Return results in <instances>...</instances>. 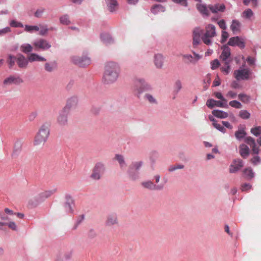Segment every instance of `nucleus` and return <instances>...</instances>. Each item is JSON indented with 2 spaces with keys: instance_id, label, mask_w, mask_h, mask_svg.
Wrapping results in <instances>:
<instances>
[{
  "instance_id": "2",
  "label": "nucleus",
  "mask_w": 261,
  "mask_h": 261,
  "mask_svg": "<svg viewBox=\"0 0 261 261\" xmlns=\"http://www.w3.org/2000/svg\"><path fill=\"white\" fill-rule=\"evenodd\" d=\"M49 135V127L47 124H42L36 134L34 141V145L44 144L47 140Z\"/></svg>"
},
{
  "instance_id": "44",
  "label": "nucleus",
  "mask_w": 261,
  "mask_h": 261,
  "mask_svg": "<svg viewBox=\"0 0 261 261\" xmlns=\"http://www.w3.org/2000/svg\"><path fill=\"white\" fill-rule=\"evenodd\" d=\"M213 125L215 128L219 130L222 133H225L226 132V129L223 126H222L220 124H219L217 122V121H214L213 122Z\"/></svg>"
},
{
  "instance_id": "21",
  "label": "nucleus",
  "mask_w": 261,
  "mask_h": 261,
  "mask_svg": "<svg viewBox=\"0 0 261 261\" xmlns=\"http://www.w3.org/2000/svg\"><path fill=\"white\" fill-rule=\"evenodd\" d=\"M208 8L212 13H216L218 12H224L225 6L224 4H217L214 5H209Z\"/></svg>"
},
{
  "instance_id": "48",
  "label": "nucleus",
  "mask_w": 261,
  "mask_h": 261,
  "mask_svg": "<svg viewBox=\"0 0 261 261\" xmlns=\"http://www.w3.org/2000/svg\"><path fill=\"white\" fill-rule=\"evenodd\" d=\"M229 105L233 108L236 109H241L242 107V104L238 101L237 100H232L230 101L229 103Z\"/></svg>"
},
{
  "instance_id": "14",
  "label": "nucleus",
  "mask_w": 261,
  "mask_h": 261,
  "mask_svg": "<svg viewBox=\"0 0 261 261\" xmlns=\"http://www.w3.org/2000/svg\"><path fill=\"white\" fill-rule=\"evenodd\" d=\"M202 30L199 28H196L193 31V45L194 47L199 44L200 41V35Z\"/></svg>"
},
{
  "instance_id": "53",
  "label": "nucleus",
  "mask_w": 261,
  "mask_h": 261,
  "mask_svg": "<svg viewBox=\"0 0 261 261\" xmlns=\"http://www.w3.org/2000/svg\"><path fill=\"white\" fill-rule=\"evenodd\" d=\"M10 25L12 27L14 28H22L23 24L19 22L16 21V20H12L10 22Z\"/></svg>"
},
{
  "instance_id": "29",
  "label": "nucleus",
  "mask_w": 261,
  "mask_h": 261,
  "mask_svg": "<svg viewBox=\"0 0 261 261\" xmlns=\"http://www.w3.org/2000/svg\"><path fill=\"white\" fill-rule=\"evenodd\" d=\"M212 114L215 117L221 119L225 118L228 116L227 113L219 110H213Z\"/></svg>"
},
{
  "instance_id": "8",
  "label": "nucleus",
  "mask_w": 261,
  "mask_h": 261,
  "mask_svg": "<svg viewBox=\"0 0 261 261\" xmlns=\"http://www.w3.org/2000/svg\"><path fill=\"white\" fill-rule=\"evenodd\" d=\"M66 201L64 204V208L67 213H73L74 207V202L71 196L69 195L65 196Z\"/></svg>"
},
{
  "instance_id": "9",
  "label": "nucleus",
  "mask_w": 261,
  "mask_h": 261,
  "mask_svg": "<svg viewBox=\"0 0 261 261\" xmlns=\"http://www.w3.org/2000/svg\"><path fill=\"white\" fill-rule=\"evenodd\" d=\"M136 90L139 94H141L144 91L149 89V86L145 83L144 80H137L135 82Z\"/></svg>"
},
{
  "instance_id": "64",
  "label": "nucleus",
  "mask_w": 261,
  "mask_h": 261,
  "mask_svg": "<svg viewBox=\"0 0 261 261\" xmlns=\"http://www.w3.org/2000/svg\"><path fill=\"white\" fill-rule=\"evenodd\" d=\"M0 218L1 219V220L4 221H9L10 220L9 217L7 215L6 213H4V212L0 213Z\"/></svg>"
},
{
  "instance_id": "56",
  "label": "nucleus",
  "mask_w": 261,
  "mask_h": 261,
  "mask_svg": "<svg viewBox=\"0 0 261 261\" xmlns=\"http://www.w3.org/2000/svg\"><path fill=\"white\" fill-rule=\"evenodd\" d=\"M228 37V33L226 31H225V30H223L222 32L221 43H224L226 41Z\"/></svg>"
},
{
  "instance_id": "4",
  "label": "nucleus",
  "mask_w": 261,
  "mask_h": 261,
  "mask_svg": "<svg viewBox=\"0 0 261 261\" xmlns=\"http://www.w3.org/2000/svg\"><path fill=\"white\" fill-rule=\"evenodd\" d=\"M251 72L249 69L240 68L233 72L234 77L238 80H246L249 78Z\"/></svg>"
},
{
  "instance_id": "26",
  "label": "nucleus",
  "mask_w": 261,
  "mask_h": 261,
  "mask_svg": "<svg viewBox=\"0 0 261 261\" xmlns=\"http://www.w3.org/2000/svg\"><path fill=\"white\" fill-rule=\"evenodd\" d=\"M249 148L245 144H241L239 146V152L241 155L244 158H246L249 155Z\"/></svg>"
},
{
  "instance_id": "7",
  "label": "nucleus",
  "mask_w": 261,
  "mask_h": 261,
  "mask_svg": "<svg viewBox=\"0 0 261 261\" xmlns=\"http://www.w3.org/2000/svg\"><path fill=\"white\" fill-rule=\"evenodd\" d=\"M119 221L116 214L111 213L107 215L105 221V225L108 227H111L118 225Z\"/></svg>"
},
{
  "instance_id": "60",
  "label": "nucleus",
  "mask_w": 261,
  "mask_h": 261,
  "mask_svg": "<svg viewBox=\"0 0 261 261\" xmlns=\"http://www.w3.org/2000/svg\"><path fill=\"white\" fill-rule=\"evenodd\" d=\"M182 88L181 82L179 80H177L175 83L174 88L175 90L178 92Z\"/></svg>"
},
{
  "instance_id": "13",
  "label": "nucleus",
  "mask_w": 261,
  "mask_h": 261,
  "mask_svg": "<svg viewBox=\"0 0 261 261\" xmlns=\"http://www.w3.org/2000/svg\"><path fill=\"white\" fill-rule=\"evenodd\" d=\"M78 103V99L76 97L73 96L68 99L66 106L63 108L65 111L69 112L70 109H74Z\"/></svg>"
},
{
  "instance_id": "45",
  "label": "nucleus",
  "mask_w": 261,
  "mask_h": 261,
  "mask_svg": "<svg viewBox=\"0 0 261 261\" xmlns=\"http://www.w3.org/2000/svg\"><path fill=\"white\" fill-rule=\"evenodd\" d=\"M251 133L255 136H258L261 134V126H256L251 129Z\"/></svg>"
},
{
  "instance_id": "28",
  "label": "nucleus",
  "mask_w": 261,
  "mask_h": 261,
  "mask_svg": "<svg viewBox=\"0 0 261 261\" xmlns=\"http://www.w3.org/2000/svg\"><path fill=\"white\" fill-rule=\"evenodd\" d=\"M141 185L144 188L151 190H158L161 189L159 188V186H156L151 181L142 182Z\"/></svg>"
},
{
  "instance_id": "19",
  "label": "nucleus",
  "mask_w": 261,
  "mask_h": 261,
  "mask_svg": "<svg viewBox=\"0 0 261 261\" xmlns=\"http://www.w3.org/2000/svg\"><path fill=\"white\" fill-rule=\"evenodd\" d=\"M57 192L56 188H53L50 190L45 191L40 194L38 196V198L40 201L44 200L45 199L50 197L52 195L55 194Z\"/></svg>"
},
{
  "instance_id": "1",
  "label": "nucleus",
  "mask_w": 261,
  "mask_h": 261,
  "mask_svg": "<svg viewBox=\"0 0 261 261\" xmlns=\"http://www.w3.org/2000/svg\"><path fill=\"white\" fill-rule=\"evenodd\" d=\"M120 73V67L114 62H110L105 66L102 81L106 84H111L117 80Z\"/></svg>"
},
{
  "instance_id": "37",
  "label": "nucleus",
  "mask_w": 261,
  "mask_h": 261,
  "mask_svg": "<svg viewBox=\"0 0 261 261\" xmlns=\"http://www.w3.org/2000/svg\"><path fill=\"white\" fill-rule=\"evenodd\" d=\"M242 164H231L229 167V172L230 173H235L242 168Z\"/></svg>"
},
{
  "instance_id": "25",
  "label": "nucleus",
  "mask_w": 261,
  "mask_h": 261,
  "mask_svg": "<svg viewBox=\"0 0 261 261\" xmlns=\"http://www.w3.org/2000/svg\"><path fill=\"white\" fill-rule=\"evenodd\" d=\"M196 7L198 10L203 15H205L206 16L210 15L209 14V8L208 7H206L205 5L198 4L196 5Z\"/></svg>"
},
{
  "instance_id": "22",
  "label": "nucleus",
  "mask_w": 261,
  "mask_h": 261,
  "mask_svg": "<svg viewBox=\"0 0 261 261\" xmlns=\"http://www.w3.org/2000/svg\"><path fill=\"white\" fill-rule=\"evenodd\" d=\"M241 24L240 22L238 20H233L232 21V24L230 25V29L233 33V34L240 32Z\"/></svg>"
},
{
  "instance_id": "63",
  "label": "nucleus",
  "mask_w": 261,
  "mask_h": 261,
  "mask_svg": "<svg viewBox=\"0 0 261 261\" xmlns=\"http://www.w3.org/2000/svg\"><path fill=\"white\" fill-rule=\"evenodd\" d=\"M174 3L179 4L183 6H187L188 3L187 0H172Z\"/></svg>"
},
{
  "instance_id": "38",
  "label": "nucleus",
  "mask_w": 261,
  "mask_h": 261,
  "mask_svg": "<svg viewBox=\"0 0 261 261\" xmlns=\"http://www.w3.org/2000/svg\"><path fill=\"white\" fill-rule=\"evenodd\" d=\"M238 97L239 99L244 103L249 102L250 99V96L245 94H239Z\"/></svg>"
},
{
  "instance_id": "20",
  "label": "nucleus",
  "mask_w": 261,
  "mask_h": 261,
  "mask_svg": "<svg viewBox=\"0 0 261 261\" xmlns=\"http://www.w3.org/2000/svg\"><path fill=\"white\" fill-rule=\"evenodd\" d=\"M245 142L251 148L253 153L257 154L259 151L258 147L256 146L254 139L251 137H247L245 139Z\"/></svg>"
},
{
  "instance_id": "32",
  "label": "nucleus",
  "mask_w": 261,
  "mask_h": 261,
  "mask_svg": "<svg viewBox=\"0 0 261 261\" xmlns=\"http://www.w3.org/2000/svg\"><path fill=\"white\" fill-rule=\"evenodd\" d=\"M16 59L17 57L13 55H9L8 56L7 62L10 69H12L14 66L15 62H16Z\"/></svg>"
},
{
  "instance_id": "6",
  "label": "nucleus",
  "mask_w": 261,
  "mask_h": 261,
  "mask_svg": "<svg viewBox=\"0 0 261 261\" xmlns=\"http://www.w3.org/2000/svg\"><path fill=\"white\" fill-rule=\"evenodd\" d=\"M33 46L36 50L42 49L46 50L51 47V45L47 41L43 39H40L36 40L33 43Z\"/></svg>"
},
{
  "instance_id": "43",
  "label": "nucleus",
  "mask_w": 261,
  "mask_h": 261,
  "mask_svg": "<svg viewBox=\"0 0 261 261\" xmlns=\"http://www.w3.org/2000/svg\"><path fill=\"white\" fill-rule=\"evenodd\" d=\"M184 166L182 165L172 164L168 168L169 172H173L177 169H181L184 168Z\"/></svg>"
},
{
  "instance_id": "62",
  "label": "nucleus",
  "mask_w": 261,
  "mask_h": 261,
  "mask_svg": "<svg viewBox=\"0 0 261 261\" xmlns=\"http://www.w3.org/2000/svg\"><path fill=\"white\" fill-rule=\"evenodd\" d=\"M218 24L220 28L223 30H225L226 29L225 21L224 19L220 20L219 21H218Z\"/></svg>"
},
{
  "instance_id": "12",
  "label": "nucleus",
  "mask_w": 261,
  "mask_h": 261,
  "mask_svg": "<svg viewBox=\"0 0 261 261\" xmlns=\"http://www.w3.org/2000/svg\"><path fill=\"white\" fill-rule=\"evenodd\" d=\"M206 106L209 108H213L215 106H217L220 108H227V103L221 101L215 100L213 99H209L207 100L206 103Z\"/></svg>"
},
{
  "instance_id": "57",
  "label": "nucleus",
  "mask_w": 261,
  "mask_h": 261,
  "mask_svg": "<svg viewBox=\"0 0 261 261\" xmlns=\"http://www.w3.org/2000/svg\"><path fill=\"white\" fill-rule=\"evenodd\" d=\"M45 9L44 8L37 9L35 12L34 15L36 17L40 18L41 17L43 13L44 12Z\"/></svg>"
},
{
  "instance_id": "39",
  "label": "nucleus",
  "mask_w": 261,
  "mask_h": 261,
  "mask_svg": "<svg viewBox=\"0 0 261 261\" xmlns=\"http://www.w3.org/2000/svg\"><path fill=\"white\" fill-rule=\"evenodd\" d=\"M164 8L161 5H156L153 6L151 11L153 14H156L158 12L161 11H164Z\"/></svg>"
},
{
  "instance_id": "61",
  "label": "nucleus",
  "mask_w": 261,
  "mask_h": 261,
  "mask_svg": "<svg viewBox=\"0 0 261 261\" xmlns=\"http://www.w3.org/2000/svg\"><path fill=\"white\" fill-rule=\"evenodd\" d=\"M241 188L242 191H247L251 188V185L245 183L242 185Z\"/></svg>"
},
{
  "instance_id": "24",
  "label": "nucleus",
  "mask_w": 261,
  "mask_h": 261,
  "mask_svg": "<svg viewBox=\"0 0 261 261\" xmlns=\"http://www.w3.org/2000/svg\"><path fill=\"white\" fill-rule=\"evenodd\" d=\"M164 57L161 54L155 55L154 56V64L157 68H162L163 65Z\"/></svg>"
},
{
  "instance_id": "47",
  "label": "nucleus",
  "mask_w": 261,
  "mask_h": 261,
  "mask_svg": "<svg viewBox=\"0 0 261 261\" xmlns=\"http://www.w3.org/2000/svg\"><path fill=\"white\" fill-rule=\"evenodd\" d=\"M39 28L36 25H25L24 30L27 32H31L33 31H38Z\"/></svg>"
},
{
  "instance_id": "23",
  "label": "nucleus",
  "mask_w": 261,
  "mask_h": 261,
  "mask_svg": "<svg viewBox=\"0 0 261 261\" xmlns=\"http://www.w3.org/2000/svg\"><path fill=\"white\" fill-rule=\"evenodd\" d=\"M29 61L31 62L35 61H45L46 60L44 57H42L38 55L32 53L28 57Z\"/></svg>"
},
{
  "instance_id": "46",
  "label": "nucleus",
  "mask_w": 261,
  "mask_h": 261,
  "mask_svg": "<svg viewBox=\"0 0 261 261\" xmlns=\"http://www.w3.org/2000/svg\"><path fill=\"white\" fill-rule=\"evenodd\" d=\"M145 99L148 101L150 103H156V100L155 98L150 94H146L144 96Z\"/></svg>"
},
{
  "instance_id": "58",
  "label": "nucleus",
  "mask_w": 261,
  "mask_h": 261,
  "mask_svg": "<svg viewBox=\"0 0 261 261\" xmlns=\"http://www.w3.org/2000/svg\"><path fill=\"white\" fill-rule=\"evenodd\" d=\"M220 65V63L217 59L214 60L211 62V68L214 70L217 68Z\"/></svg>"
},
{
  "instance_id": "16",
  "label": "nucleus",
  "mask_w": 261,
  "mask_h": 261,
  "mask_svg": "<svg viewBox=\"0 0 261 261\" xmlns=\"http://www.w3.org/2000/svg\"><path fill=\"white\" fill-rule=\"evenodd\" d=\"M69 112L63 109L58 118V123L61 126H65L67 124V116Z\"/></svg>"
},
{
  "instance_id": "5",
  "label": "nucleus",
  "mask_w": 261,
  "mask_h": 261,
  "mask_svg": "<svg viewBox=\"0 0 261 261\" xmlns=\"http://www.w3.org/2000/svg\"><path fill=\"white\" fill-rule=\"evenodd\" d=\"M23 82V80L19 75H11L4 80L3 81V84L6 86L11 85L12 84L18 85Z\"/></svg>"
},
{
  "instance_id": "55",
  "label": "nucleus",
  "mask_w": 261,
  "mask_h": 261,
  "mask_svg": "<svg viewBox=\"0 0 261 261\" xmlns=\"http://www.w3.org/2000/svg\"><path fill=\"white\" fill-rule=\"evenodd\" d=\"M38 115L36 111L32 112L28 116V119L30 121H34Z\"/></svg>"
},
{
  "instance_id": "42",
  "label": "nucleus",
  "mask_w": 261,
  "mask_h": 261,
  "mask_svg": "<svg viewBox=\"0 0 261 261\" xmlns=\"http://www.w3.org/2000/svg\"><path fill=\"white\" fill-rule=\"evenodd\" d=\"M239 116L242 119H247L249 118L250 114L246 110H241L239 112Z\"/></svg>"
},
{
  "instance_id": "49",
  "label": "nucleus",
  "mask_w": 261,
  "mask_h": 261,
  "mask_svg": "<svg viewBox=\"0 0 261 261\" xmlns=\"http://www.w3.org/2000/svg\"><path fill=\"white\" fill-rule=\"evenodd\" d=\"M243 17L246 18H249L253 15V12L250 9H247L243 13Z\"/></svg>"
},
{
  "instance_id": "3",
  "label": "nucleus",
  "mask_w": 261,
  "mask_h": 261,
  "mask_svg": "<svg viewBox=\"0 0 261 261\" xmlns=\"http://www.w3.org/2000/svg\"><path fill=\"white\" fill-rule=\"evenodd\" d=\"M216 35L215 26L213 24H209L206 25L205 33L201 37V39L204 44L210 45L212 43L211 38L215 37Z\"/></svg>"
},
{
  "instance_id": "50",
  "label": "nucleus",
  "mask_w": 261,
  "mask_h": 261,
  "mask_svg": "<svg viewBox=\"0 0 261 261\" xmlns=\"http://www.w3.org/2000/svg\"><path fill=\"white\" fill-rule=\"evenodd\" d=\"M230 62H227L225 63V66L224 67H221V70L222 72H223L225 74H227L230 70V67L229 65Z\"/></svg>"
},
{
  "instance_id": "33",
  "label": "nucleus",
  "mask_w": 261,
  "mask_h": 261,
  "mask_svg": "<svg viewBox=\"0 0 261 261\" xmlns=\"http://www.w3.org/2000/svg\"><path fill=\"white\" fill-rule=\"evenodd\" d=\"M140 164H132V165L129 167V170L128 171L129 173L132 176H134L136 173H138V170L140 168Z\"/></svg>"
},
{
  "instance_id": "11",
  "label": "nucleus",
  "mask_w": 261,
  "mask_h": 261,
  "mask_svg": "<svg viewBox=\"0 0 261 261\" xmlns=\"http://www.w3.org/2000/svg\"><path fill=\"white\" fill-rule=\"evenodd\" d=\"M228 44L232 46H238L241 48H243L245 47V43L243 39L238 36L230 38Z\"/></svg>"
},
{
  "instance_id": "34",
  "label": "nucleus",
  "mask_w": 261,
  "mask_h": 261,
  "mask_svg": "<svg viewBox=\"0 0 261 261\" xmlns=\"http://www.w3.org/2000/svg\"><path fill=\"white\" fill-rule=\"evenodd\" d=\"M243 175L248 179H251L254 177V173L250 168H246L243 171Z\"/></svg>"
},
{
  "instance_id": "41",
  "label": "nucleus",
  "mask_w": 261,
  "mask_h": 261,
  "mask_svg": "<svg viewBox=\"0 0 261 261\" xmlns=\"http://www.w3.org/2000/svg\"><path fill=\"white\" fill-rule=\"evenodd\" d=\"M246 135L244 129H239L236 132L235 136L238 139L243 138Z\"/></svg>"
},
{
  "instance_id": "35",
  "label": "nucleus",
  "mask_w": 261,
  "mask_h": 261,
  "mask_svg": "<svg viewBox=\"0 0 261 261\" xmlns=\"http://www.w3.org/2000/svg\"><path fill=\"white\" fill-rule=\"evenodd\" d=\"M20 50L23 53L28 54L33 50V47L30 44H24L21 45Z\"/></svg>"
},
{
  "instance_id": "18",
  "label": "nucleus",
  "mask_w": 261,
  "mask_h": 261,
  "mask_svg": "<svg viewBox=\"0 0 261 261\" xmlns=\"http://www.w3.org/2000/svg\"><path fill=\"white\" fill-rule=\"evenodd\" d=\"M230 56V49L227 45L224 46L223 48V51L220 56V59L226 63L227 62H230L231 60L229 59Z\"/></svg>"
},
{
  "instance_id": "52",
  "label": "nucleus",
  "mask_w": 261,
  "mask_h": 261,
  "mask_svg": "<svg viewBox=\"0 0 261 261\" xmlns=\"http://www.w3.org/2000/svg\"><path fill=\"white\" fill-rule=\"evenodd\" d=\"M114 160L115 161L118 162L119 163H122L124 162V158L121 154H116L114 158Z\"/></svg>"
},
{
  "instance_id": "51",
  "label": "nucleus",
  "mask_w": 261,
  "mask_h": 261,
  "mask_svg": "<svg viewBox=\"0 0 261 261\" xmlns=\"http://www.w3.org/2000/svg\"><path fill=\"white\" fill-rule=\"evenodd\" d=\"M182 58L184 59V61L186 63H190L193 62V57L191 55H184Z\"/></svg>"
},
{
  "instance_id": "36",
  "label": "nucleus",
  "mask_w": 261,
  "mask_h": 261,
  "mask_svg": "<svg viewBox=\"0 0 261 261\" xmlns=\"http://www.w3.org/2000/svg\"><path fill=\"white\" fill-rule=\"evenodd\" d=\"M60 22L64 25H69L70 23L69 20V17L68 15L65 14L60 17Z\"/></svg>"
},
{
  "instance_id": "54",
  "label": "nucleus",
  "mask_w": 261,
  "mask_h": 261,
  "mask_svg": "<svg viewBox=\"0 0 261 261\" xmlns=\"http://www.w3.org/2000/svg\"><path fill=\"white\" fill-rule=\"evenodd\" d=\"M6 225L13 230H17V226L14 221H10L8 223L6 222Z\"/></svg>"
},
{
  "instance_id": "31",
  "label": "nucleus",
  "mask_w": 261,
  "mask_h": 261,
  "mask_svg": "<svg viewBox=\"0 0 261 261\" xmlns=\"http://www.w3.org/2000/svg\"><path fill=\"white\" fill-rule=\"evenodd\" d=\"M57 67V63L56 61H53L50 63H46L44 65V68L46 71L48 72H51Z\"/></svg>"
},
{
  "instance_id": "15",
  "label": "nucleus",
  "mask_w": 261,
  "mask_h": 261,
  "mask_svg": "<svg viewBox=\"0 0 261 261\" xmlns=\"http://www.w3.org/2000/svg\"><path fill=\"white\" fill-rule=\"evenodd\" d=\"M16 63L19 68H26L29 63L28 58H26L22 54H19L16 59Z\"/></svg>"
},
{
  "instance_id": "30",
  "label": "nucleus",
  "mask_w": 261,
  "mask_h": 261,
  "mask_svg": "<svg viewBox=\"0 0 261 261\" xmlns=\"http://www.w3.org/2000/svg\"><path fill=\"white\" fill-rule=\"evenodd\" d=\"M106 2L111 12H113L116 9L117 2L116 0H106Z\"/></svg>"
},
{
  "instance_id": "40",
  "label": "nucleus",
  "mask_w": 261,
  "mask_h": 261,
  "mask_svg": "<svg viewBox=\"0 0 261 261\" xmlns=\"http://www.w3.org/2000/svg\"><path fill=\"white\" fill-rule=\"evenodd\" d=\"M91 63V58L87 54L83 55V67L89 65Z\"/></svg>"
},
{
  "instance_id": "10",
  "label": "nucleus",
  "mask_w": 261,
  "mask_h": 261,
  "mask_svg": "<svg viewBox=\"0 0 261 261\" xmlns=\"http://www.w3.org/2000/svg\"><path fill=\"white\" fill-rule=\"evenodd\" d=\"M103 170L104 168L102 164L96 165L93 169L91 177L93 179H99L103 173Z\"/></svg>"
},
{
  "instance_id": "17",
  "label": "nucleus",
  "mask_w": 261,
  "mask_h": 261,
  "mask_svg": "<svg viewBox=\"0 0 261 261\" xmlns=\"http://www.w3.org/2000/svg\"><path fill=\"white\" fill-rule=\"evenodd\" d=\"M22 143L20 141H17L14 144L13 152L11 155V157L13 160L16 159L21 151Z\"/></svg>"
},
{
  "instance_id": "27",
  "label": "nucleus",
  "mask_w": 261,
  "mask_h": 261,
  "mask_svg": "<svg viewBox=\"0 0 261 261\" xmlns=\"http://www.w3.org/2000/svg\"><path fill=\"white\" fill-rule=\"evenodd\" d=\"M71 63L79 67L82 66V57L80 55H74L70 57Z\"/></svg>"
},
{
  "instance_id": "59",
  "label": "nucleus",
  "mask_w": 261,
  "mask_h": 261,
  "mask_svg": "<svg viewBox=\"0 0 261 261\" xmlns=\"http://www.w3.org/2000/svg\"><path fill=\"white\" fill-rule=\"evenodd\" d=\"M214 94L218 99H221V101L227 103V100L224 98L220 92H215Z\"/></svg>"
}]
</instances>
